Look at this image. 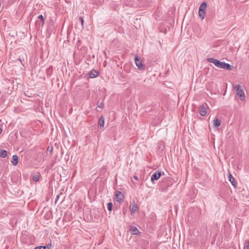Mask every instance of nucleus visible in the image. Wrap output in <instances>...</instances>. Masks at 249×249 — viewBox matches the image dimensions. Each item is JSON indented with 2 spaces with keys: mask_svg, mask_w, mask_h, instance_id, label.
Instances as JSON below:
<instances>
[{
  "mask_svg": "<svg viewBox=\"0 0 249 249\" xmlns=\"http://www.w3.org/2000/svg\"><path fill=\"white\" fill-rule=\"evenodd\" d=\"M160 176L161 173L160 172H155L151 176V180L153 182L154 180H158Z\"/></svg>",
  "mask_w": 249,
  "mask_h": 249,
  "instance_id": "39448f33",
  "label": "nucleus"
},
{
  "mask_svg": "<svg viewBox=\"0 0 249 249\" xmlns=\"http://www.w3.org/2000/svg\"><path fill=\"white\" fill-rule=\"evenodd\" d=\"M208 106L207 104L201 105L198 107V111L200 115L202 116H204L207 113V109Z\"/></svg>",
  "mask_w": 249,
  "mask_h": 249,
  "instance_id": "7ed1b4c3",
  "label": "nucleus"
},
{
  "mask_svg": "<svg viewBox=\"0 0 249 249\" xmlns=\"http://www.w3.org/2000/svg\"><path fill=\"white\" fill-rule=\"evenodd\" d=\"M244 249H249V241L246 243Z\"/></svg>",
  "mask_w": 249,
  "mask_h": 249,
  "instance_id": "aec40b11",
  "label": "nucleus"
},
{
  "mask_svg": "<svg viewBox=\"0 0 249 249\" xmlns=\"http://www.w3.org/2000/svg\"><path fill=\"white\" fill-rule=\"evenodd\" d=\"M107 209L109 211H112V204L111 202L108 203L107 205Z\"/></svg>",
  "mask_w": 249,
  "mask_h": 249,
  "instance_id": "f3484780",
  "label": "nucleus"
},
{
  "mask_svg": "<svg viewBox=\"0 0 249 249\" xmlns=\"http://www.w3.org/2000/svg\"><path fill=\"white\" fill-rule=\"evenodd\" d=\"M131 231L132 234L137 235L139 232L137 228L135 227H132L131 228Z\"/></svg>",
  "mask_w": 249,
  "mask_h": 249,
  "instance_id": "ddd939ff",
  "label": "nucleus"
},
{
  "mask_svg": "<svg viewBox=\"0 0 249 249\" xmlns=\"http://www.w3.org/2000/svg\"><path fill=\"white\" fill-rule=\"evenodd\" d=\"M11 162L14 165H16V155L13 156Z\"/></svg>",
  "mask_w": 249,
  "mask_h": 249,
  "instance_id": "6ab92c4d",
  "label": "nucleus"
},
{
  "mask_svg": "<svg viewBox=\"0 0 249 249\" xmlns=\"http://www.w3.org/2000/svg\"><path fill=\"white\" fill-rule=\"evenodd\" d=\"M133 178L135 180H138V178L137 176H134Z\"/></svg>",
  "mask_w": 249,
  "mask_h": 249,
  "instance_id": "b1692460",
  "label": "nucleus"
},
{
  "mask_svg": "<svg viewBox=\"0 0 249 249\" xmlns=\"http://www.w3.org/2000/svg\"><path fill=\"white\" fill-rule=\"evenodd\" d=\"M98 124L101 127H103L105 124L104 118L103 116H101L99 118Z\"/></svg>",
  "mask_w": 249,
  "mask_h": 249,
  "instance_id": "9d476101",
  "label": "nucleus"
},
{
  "mask_svg": "<svg viewBox=\"0 0 249 249\" xmlns=\"http://www.w3.org/2000/svg\"><path fill=\"white\" fill-rule=\"evenodd\" d=\"M206 7H207L206 3L205 2H203L200 5L199 10L205 11V10L206 9Z\"/></svg>",
  "mask_w": 249,
  "mask_h": 249,
  "instance_id": "f8f14e48",
  "label": "nucleus"
},
{
  "mask_svg": "<svg viewBox=\"0 0 249 249\" xmlns=\"http://www.w3.org/2000/svg\"><path fill=\"white\" fill-rule=\"evenodd\" d=\"M229 181L231 182L232 185L233 186H235V182L234 178H233V177L232 176V175H231V173L229 174Z\"/></svg>",
  "mask_w": 249,
  "mask_h": 249,
  "instance_id": "9b49d317",
  "label": "nucleus"
},
{
  "mask_svg": "<svg viewBox=\"0 0 249 249\" xmlns=\"http://www.w3.org/2000/svg\"><path fill=\"white\" fill-rule=\"evenodd\" d=\"M98 72L95 70H92L89 73V76L90 78H95L98 75Z\"/></svg>",
  "mask_w": 249,
  "mask_h": 249,
  "instance_id": "6e6552de",
  "label": "nucleus"
},
{
  "mask_svg": "<svg viewBox=\"0 0 249 249\" xmlns=\"http://www.w3.org/2000/svg\"><path fill=\"white\" fill-rule=\"evenodd\" d=\"M199 16V17L203 19L205 17V11L203 10H199L198 11Z\"/></svg>",
  "mask_w": 249,
  "mask_h": 249,
  "instance_id": "4468645a",
  "label": "nucleus"
},
{
  "mask_svg": "<svg viewBox=\"0 0 249 249\" xmlns=\"http://www.w3.org/2000/svg\"><path fill=\"white\" fill-rule=\"evenodd\" d=\"M2 132V129L0 127V134Z\"/></svg>",
  "mask_w": 249,
  "mask_h": 249,
  "instance_id": "a878e982",
  "label": "nucleus"
},
{
  "mask_svg": "<svg viewBox=\"0 0 249 249\" xmlns=\"http://www.w3.org/2000/svg\"><path fill=\"white\" fill-rule=\"evenodd\" d=\"M18 60L20 61V62L22 64V62L20 58H18Z\"/></svg>",
  "mask_w": 249,
  "mask_h": 249,
  "instance_id": "393cba45",
  "label": "nucleus"
},
{
  "mask_svg": "<svg viewBox=\"0 0 249 249\" xmlns=\"http://www.w3.org/2000/svg\"><path fill=\"white\" fill-rule=\"evenodd\" d=\"M221 121L218 119H215L213 121V126L215 128H217L221 125Z\"/></svg>",
  "mask_w": 249,
  "mask_h": 249,
  "instance_id": "1a4fd4ad",
  "label": "nucleus"
},
{
  "mask_svg": "<svg viewBox=\"0 0 249 249\" xmlns=\"http://www.w3.org/2000/svg\"><path fill=\"white\" fill-rule=\"evenodd\" d=\"M98 107H99V108H103V104L102 103L98 104Z\"/></svg>",
  "mask_w": 249,
  "mask_h": 249,
  "instance_id": "4be33fe9",
  "label": "nucleus"
},
{
  "mask_svg": "<svg viewBox=\"0 0 249 249\" xmlns=\"http://www.w3.org/2000/svg\"><path fill=\"white\" fill-rule=\"evenodd\" d=\"M138 209V207L137 204L134 202L133 204H131L130 206V210L132 213H135Z\"/></svg>",
  "mask_w": 249,
  "mask_h": 249,
  "instance_id": "0eeeda50",
  "label": "nucleus"
},
{
  "mask_svg": "<svg viewBox=\"0 0 249 249\" xmlns=\"http://www.w3.org/2000/svg\"><path fill=\"white\" fill-rule=\"evenodd\" d=\"M38 18L40 19L41 20V21H42L43 23L44 22V18L43 17V16L42 15H39L38 17Z\"/></svg>",
  "mask_w": 249,
  "mask_h": 249,
  "instance_id": "412c9836",
  "label": "nucleus"
},
{
  "mask_svg": "<svg viewBox=\"0 0 249 249\" xmlns=\"http://www.w3.org/2000/svg\"><path fill=\"white\" fill-rule=\"evenodd\" d=\"M115 197H116V200L118 202L122 201L123 199V196L122 194V193L120 191H117L116 192Z\"/></svg>",
  "mask_w": 249,
  "mask_h": 249,
  "instance_id": "423d86ee",
  "label": "nucleus"
},
{
  "mask_svg": "<svg viewBox=\"0 0 249 249\" xmlns=\"http://www.w3.org/2000/svg\"><path fill=\"white\" fill-rule=\"evenodd\" d=\"M39 178L40 177L38 175H35L33 176L32 179L34 181L37 182L39 180Z\"/></svg>",
  "mask_w": 249,
  "mask_h": 249,
  "instance_id": "2eb2a0df",
  "label": "nucleus"
},
{
  "mask_svg": "<svg viewBox=\"0 0 249 249\" xmlns=\"http://www.w3.org/2000/svg\"><path fill=\"white\" fill-rule=\"evenodd\" d=\"M233 88L236 90V94L241 101L245 99V95L243 87L240 85H233Z\"/></svg>",
  "mask_w": 249,
  "mask_h": 249,
  "instance_id": "f03ea898",
  "label": "nucleus"
},
{
  "mask_svg": "<svg viewBox=\"0 0 249 249\" xmlns=\"http://www.w3.org/2000/svg\"><path fill=\"white\" fill-rule=\"evenodd\" d=\"M79 19H80V21H81V22L82 25H83V22H84V19H83V18L82 17H80V18H79Z\"/></svg>",
  "mask_w": 249,
  "mask_h": 249,
  "instance_id": "5701e85b",
  "label": "nucleus"
},
{
  "mask_svg": "<svg viewBox=\"0 0 249 249\" xmlns=\"http://www.w3.org/2000/svg\"><path fill=\"white\" fill-rule=\"evenodd\" d=\"M34 249H49L48 246H38L34 248Z\"/></svg>",
  "mask_w": 249,
  "mask_h": 249,
  "instance_id": "a211bd4d",
  "label": "nucleus"
},
{
  "mask_svg": "<svg viewBox=\"0 0 249 249\" xmlns=\"http://www.w3.org/2000/svg\"><path fill=\"white\" fill-rule=\"evenodd\" d=\"M207 60L210 62L213 63L216 67L229 71L232 69L233 67L228 63L224 62H221L218 59L213 58H208Z\"/></svg>",
  "mask_w": 249,
  "mask_h": 249,
  "instance_id": "f257e3e1",
  "label": "nucleus"
},
{
  "mask_svg": "<svg viewBox=\"0 0 249 249\" xmlns=\"http://www.w3.org/2000/svg\"><path fill=\"white\" fill-rule=\"evenodd\" d=\"M18 157L17 156V161H16L17 164L18 163Z\"/></svg>",
  "mask_w": 249,
  "mask_h": 249,
  "instance_id": "bb28decb",
  "label": "nucleus"
},
{
  "mask_svg": "<svg viewBox=\"0 0 249 249\" xmlns=\"http://www.w3.org/2000/svg\"><path fill=\"white\" fill-rule=\"evenodd\" d=\"M135 62L136 65L138 67V68L140 70H142L143 69V65L142 63V61L141 58L138 56H136L135 57Z\"/></svg>",
  "mask_w": 249,
  "mask_h": 249,
  "instance_id": "20e7f679",
  "label": "nucleus"
},
{
  "mask_svg": "<svg viewBox=\"0 0 249 249\" xmlns=\"http://www.w3.org/2000/svg\"><path fill=\"white\" fill-rule=\"evenodd\" d=\"M6 151L3 150L0 151V156L2 158H4L6 156Z\"/></svg>",
  "mask_w": 249,
  "mask_h": 249,
  "instance_id": "dca6fc26",
  "label": "nucleus"
}]
</instances>
